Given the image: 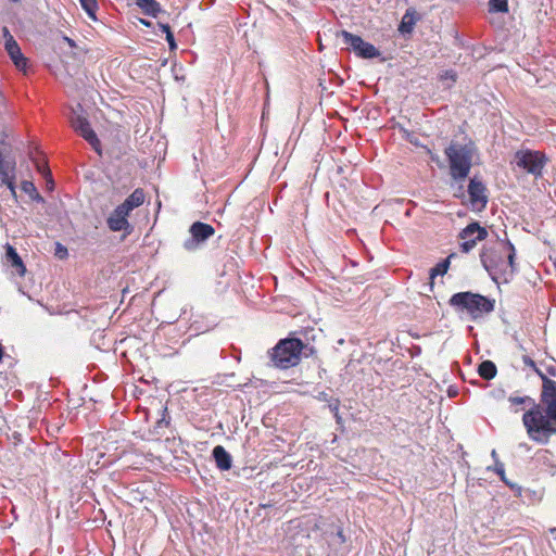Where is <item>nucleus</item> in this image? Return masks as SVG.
Here are the masks:
<instances>
[{"mask_svg":"<svg viewBox=\"0 0 556 556\" xmlns=\"http://www.w3.org/2000/svg\"><path fill=\"white\" fill-rule=\"evenodd\" d=\"M491 456H492V458H493L495 462H496V460H498V458H497V453H496V451H495V450H493V451L491 452Z\"/></svg>","mask_w":556,"mask_h":556,"instance_id":"obj_39","label":"nucleus"},{"mask_svg":"<svg viewBox=\"0 0 556 556\" xmlns=\"http://www.w3.org/2000/svg\"><path fill=\"white\" fill-rule=\"evenodd\" d=\"M5 249V255H4V263L5 265L11 269L13 274H16L20 277H23L26 273V266L22 260V257L18 255L16 249L11 245L10 243H7L4 245Z\"/></svg>","mask_w":556,"mask_h":556,"instance_id":"obj_14","label":"nucleus"},{"mask_svg":"<svg viewBox=\"0 0 556 556\" xmlns=\"http://www.w3.org/2000/svg\"><path fill=\"white\" fill-rule=\"evenodd\" d=\"M9 1L14 2V3L20 2V0H9Z\"/></svg>","mask_w":556,"mask_h":556,"instance_id":"obj_43","label":"nucleus"},{"mask_svg":"<svg viewBox=\"0 0 556 556\" xmlns=\"http://www.w3.org/2000/svg\"><path fill=\"white\" fill-rule=\"evenodd\" d=\"M516 250L508 239H498L494 244L485 245L480 261L490 278L497 285L508 283L516 271Z\"/></svg>","mask_w":556,"mask_h":556,"instance_id":"obj_2","label":"nucleus"},{"mask_svg":"<svg viewBox=\"0 0 556 556\" xmlns=\"http://www.w3.org/2000/svg\"><path fill=\"white\" fill-rule=\"evenodd\" d=\"M31 160H33V162H34V164L36 166L37 172L40 173L47 179V182L52 188L54 182H53V179H52L51 170L48 167V163L45 160L35 159L33 156H31Z\"/></svg>","mask_w":556,"mask_h":556,"instance_id":"obj_21","label":"nucleus"},{"mask_svg":"<svg viewBox=\"0 0 556 556\" xmlns=\"http://www.w3.org/2000/svg\"><path fill=\"white\" fill-rule=\"evenodd\" d=\"M448 304L458 313H466L472 320L492 313L495 308V300L480 293L463 291L454 293Z\"/></svg>","mask_w":556,"mask_h":556,"instance_id":"obj_4","label":"nucleus"},{"mask_svg":"<svg viewBox=\"0 0 556 556\" xmlns=\"http://www.w3.org/2000/svg\"><path fill=\"white\" fill-rule=\"evenodd\" d=\"M522 361H523V364L530 368H532L533 370H539L538 367H536V364L535 362L528 355H525L522 357Z\"/></svg>","mask_w":556,"mask_h":556,"instance_id":"obj_31","label":"nucleus"},{"mask_svg":"<svg viewBox=\"0 0 556 556\" xmlns=\"http://www.w3.org/2000/svg\"><path fill=\"white\" fill-rule=\"evenodd\" d=\"M65 40L67 41V43L71 46V47H75V41L68 37H65Z\"/></svg>","mask_w":556,"mask_h":556,"instance_id":"obj_38","label":"nucleus"},{"mask_svg":"<svg viewBox=\"0 0 556 556\" xmlns=\"http://www.w3.org/2000/svg\"><path fill=\"white\" fill-rule=\"evenodd\" d=\"M338 535H339V538H343V535H342V531H339V532H338Z\"/></svg>","mask_w":556,"mask_h":556,"instance_id":"obj_42","label":"nucleus"},{"mask_svg":"<svg viewBox=\"0 0 556 556\" xmlns=\"http://www.w3.org/2000/svg\"><path fill=\"white\" fill-rule=\"evenodd\" d=\"M71 123L75 131H77L98 154H101V142L88 119L84 116L76 115L72 118Z\"/></svg>","mask_w":556,"mask_h":556,"instance_id":"obj_10","label":"nucleus"},{"mask_svg":"<svg viewBox=\"0 0 556 556\" xmlns=\"http://www.w3.org/2000/svg\"><path fill=\"white\" fill-rule=\"evenodd\" d=\"M547 372L551 375V376H556V370L554 367H548L547 368Z\"/></svg>","mask_w":556,"mask_h":556,"instance_id":"obj_37","label":"nucleus"},{"mask_svg":"<svg viewBox=\"0 0 556 556\" xmlns=\"http://www.w3.org/2000/svg\"><path fill=\"white\" fill-rule=\"evenodd\" d=\"M333 417H334L337 424H339V425L342 424V417L339 412L337 414H333Z\"/></svg>","mask_w":556,"mask_h":556,"instance_id":"obj_35","label":"nucleus"},{"mask_svg":"<svg viewBox=\"0 0 556 556\" xmlns=\"http://www.w3.org/2000/svg\"><path fill=\"white\" fill-rule=\"evenodd\" d=\"M494 471L498 475V477L501 478V480L507 485L509 486L511 490H517L518 494L520 495L521 493V488L518 486L517 484L508 481L506 479V476H505V467H504V464L500 460H496L495 464H494Z\"/></svg>","mask_w":556,"mask_h":556,"instance_id":"obj_24","label":"nucleus"},{"mask_svg":"<svg viewBox=\"0 0 556 556\" xmlns=\"http://www.w3.org/2000/svg\"><path fill=\"white\" fill-rule=\"evenodd\" d=\"M144 198V191L141 188H137L119 205L130 214L132 210L143 204Z\"/></svg>","mask_w":556,"mask_h":556,"instance_id":"obj_16","label":"nucleus"},{"mask_svg":"<svg viewBox=\"0 0 556 556\" xmlns=\"http://www.w3.org/2000/svg\"><path fill=\"white\" fill-rule=\"evenodd\" d=\"M478 374L484 380H491L496 376L497 368L492 361H483L478 367Z\"/></svg>","mask_w":556,"mask_h":556,"instance_id":"obj_19","label":"nucleus"},{"mask_svg":"<svg viewBox=\"0 0 556 556\" xmlns=\"http://www.w3.org/2000/svg\"><path fill=\"white\" fill-rule=\"evenodd\" d=\"M476 151L475 143L469 141L460 143L452 141L444 150L450 165V176L455 181H464L472 165V156Z\"/></svg>","mask_w":556,"mask_h":556,"instance_id":"obj_3","label":"nucleus"},{"mask_svg":"<svg viewBox=\"0 0 556 556\" xmlns=\"http://www.w3.org/2000/svg\"><path fill=\"white\" fill-rule=\"evenodd\" d=\"M212 455L218 469L226 471L231 468L232 457L224 446L216 445L212 451Z\"/></svg>","mask_w":556,"mask_h":556,"instance_id":"obj_15","label":"nucleus"},{"mask_svg":"<svg viewBox=\"0 0 556 556\" xmlns=\"http://www.w3.org/2000/svg\"><path fill=\"white\" fill-rule=\"evenodd\" d=\"M340 407V400L339 399H330L328 403V408L332 414H337Z\"/></svg>","mask_w":556,"mask_h":556,"instance_id":"obj_30","label":"nucleus"},{"mask_svg":"<svg viewBox=\"0 0 556 556\" xmlns=\"http://www.w3.org/2000/svg\"><path fill=\"white\" fill-rule=\"evenodd\" d=\"M417 21H418V16H417L416 11L412 8L407 9L406 12L404 13L401 24L399 26V30L402 34L412 33Z\"/></svg>","mask_w":556,"mask_h":556,"instance_id":"obj_18","label":"nucleus"},{"mask_svg":"<svg viewBox=\"0 0 556 556\" xmlns=\"http://www.w3.org/2000/svg\"><path fill=\"white\" fill-rule=\"evenodd\" d=\"M442 77L443 78H448V79L455 81L456 80V73L454 71L450 70V71H446Z\"/></svg>","mask_w":556,"mask_h":556,"instance_id":"obj_32","label":"nucleus"},{"mask_svg":"<svg viewBox=\"0 0 556 556\" xmlns=\"http://www.w3.org/2000/svg\"><path fill=\"white\" fill-rule=\"evenodd\" d=\"M140 23H141L142 25H144L146 27H151V25H152V23H151L150 21L142 20V18L140 20Z\"/></svg>","mask_w":556,"mask_h":556,"instance_id":"obj_36","label":"nucleus"},{"mask_svg":"<svg viewBox=\"0 0 556 556\" xmlns=\"http://www.w3.org/2000/svg\"><path fill=\"white\" fill-rule=\"evenodd\" d=\"M137 7L143 14L157 17L163 12L161 4L156 0H136Z\"/></svg>","mask_w":556,"mask_h":556,"instance_id":"obj_17","label":"nucleus"},{"mask_svg":"<svg viewBox=\"0 0 556 556\" xmlns=\"http://www.w3.org/2000/svg\"><path fill=\"white\" fill-rule=\"evenodd\" d=\"M21 189L23 190V192L28 194L33 201H35L37 203L45 202L43 197L38 192L35 184L33 181H29V180L22 181Z\"/></svg>","mask_w":556,"mask_h":556,"instance_id":"obj_20","label":"nucleus"},{"mask_svg":"<svg viewBox=\"0 0 556 556\" xmlns=\"http://www.w3.org/2000/svg\"><path fill=\"white\" fill-rule=\"evenodd\" d=\"M190 237L187 238L182 247L186 251H197L204 242L215 233V229L212 225L194 222L189 228Z\"/></svg>","mask_w":556,"mask_h":556,"instance_id":"obj_8","label":"nucleus"},{"mask_svg":"<svg viewBox=\"0 0 556 556\" xmlns=\"http://www.w3.org/2000/svg\"><path fill=\"white\" fill-rule=\"evenodd\" d=\"M455 255V253L450 254L445 260L441 261L434 267H432L430 269L431 278L435 276H443L448 269L451 258H453Z\"/></svg>","mask_w":556,"mask_h":556,"instance_id":"obj_25","label":"nucleus"},{"mask_svg":"<svg viewBox=\"0 0 556 556\" xmlns=\"http://www.w3.org/2000/svg\"><path fill=\"white\" fill-rule=\"evenodd\" d=\"M488 11L490 14H505L509 11L508 0H489Z\"/></svg>","mask_w":556,"mask_h":556,"instance_id":"obj_22","label":"nucleus"},{"mask_svg":"<svg viewBox=\"0 0 556 556\" xmlns=\"http://www.w3.org/2000/svg\"><path fill=\"white\" fill-rule=\"evenodd\" d=\"M486 237V228L480 226L478 222L470 223L458 233V239L460 240V251L463 253H469L475 249L479 241L485 240Z\"/></svg>","mask_w":556,"mask_h":556,"instance_id":"obj_9","label":"nucleus"},{"mask_svg":"<svg viewBox=\"0 0 556 556\" xmlns=\"http://www.w3.org/2000/svg\"><path fill=\"white\" fill-rule=\"evenodd\" d=\"M169 425V417L167 414V408L164 407L162 409V417L155 422L152 429V433L157 437L164 435V429Z\"/></svg>","mask_w":556,"mask_h":556,"instance_id":"obj_23","label":"nucleus"},{"mask_svg":"<svg viewBox=\"0 0 556 556\" xmlns=\"http://www.w3.org/2000/svg\"><path fill=\"white\" fill-rule=\"evenodd\" d=\"M129 213L121 205H117L106 219L108 227L111 231H125L126 235L131 233L134 227L128 222Z\"/></svg>","mask_w":556,"mask_h":556,"instance_id":"obj_12","label":"nucleus"},{"mask_svg":"<svg viewBox=\"0 0 556 556\" xmlns=\"http://www.w3.org/2000/svg\"><path fill=\"white\" fill-rule=\"evenodd\" d=\"M54 255L60 260H64L68 256V251L62 243L55 242Z\"/></svg>","mask_w":556,"mask_h":556,"instance_id":"obj_28","label":"nucleus"},{"mask_svg":"<svg viewBox=\"0 0 556 556\" xmlns=\"http://www.w3.org/2000/svg\"><path fill=\"white\" fill-rule=\"evenodd\" d=\"M304 346L303 341L299 338L281 339L268 351L273 366L279 369L296 366L301 361V353Z\"/></svg>","mask_w":556,"mask_h":556,"instance_id":"obj_5","label":"nucleus"},{"mask_svg":"<svg viewBox=\"0 0 556 556\" xmlns=\"http://www.w3.org/2000/svg\"><path fill=\"white\" fill-rule=\"evenodd\" d=\"M338 36L343 38V42L358 58L374 59L380 55V51L372 43L364 41L363 38L358 35L343 29L338 33Z\"/></svg>","mask_w":556,"mask_h":556,"instance_id":"obj_7","label":"nucleus"},{"mask_svg":"<svg viewBox=\"0 0 556 556\" xmlns=\"http://www.w3.org/2000/svg\"><path fill=\"white\" fill-rule=\"evenodd\" d=\"M166 41L168 43V47H169L170 51H174V50L177 49V43H176V40H175L173 31H167Z\"/></svg>","mask_w":556,"mask_h":556,"instance_id":"obj_29","label":"nucleus"},{"mask_svg":"<svg viewBox=\"0 0 556 556\" xmlns=\"http://www.w3.org/2000/svg\"><path fill=\"white\" fill-rule=\"evenodd\" d=\"M508 402L510 403L511 406H515V405H529L530 408L528 410H533L534 406L539 405L538 403H535V401L531 396H528V395H525V396H514V395H510L508 397Z\"/></svg>","mask_w":556,"mask_h":556,"instance_id":"obj_26","label":"nucleus"},{"mask_svg":"<svg viewBox=\"0 0 556 556\" xmlns=\"http://www.w3.org/2000/svg\"><path fill=\"white\" fill-rule=\"evenodd\" d=\"M81 8L85 10L87 15L93 20L97 21V11H98V2L97 0H79Z\"/></svg>","mask_w":556,"mask_h":556,"instance_id":"obj_27","label":"nucleus"},{"mask_svg":"<svg viewBox=\"0 0 556 556\" xmlns=\"http://www.w3.org/2000/svg\"><path fill=\"white\" fill-rule=\"evenodd\" d=\"M157 25L165 35H167V31H172L170 26L168 24L159 23Z\"/></svg>","mask_w":556,"mask_h":556,"instance_id":"obj_33","label":"nucleus"},{"mask_svg":"<svg viewBox=\"0 0 556 556\" xmlns=\"http://www.w3.org/2000/svg\"><path fill=\"white\" fill-rule=\"evenodd\" d=\"M547 161L544 153L529 149L518 150L514 155L515 164L534 178L542 177Z\"/></svg>","mask_w":556,"mask_h":556,"instance_id":"obj_6","label":"nucleus"},{"mask_svg":"<svg viewBox=\"0 0 556 556\" xmlns=\"http://www.w3.org/2000/svg\"><path fill=\"white\" fill-rule=\"evenodd\" d=\"M542 379L541 402L545 405H535L533 410L522 415V424L529 439L538 444H548L551 437L556 434V381L536 370Z\"/></svg>","mask_w":556,"mask_h":556,"instance_id":"obj_1","label":"nucleus"},{"mask_svg":"<svg viewBox=\"0 0 556 556\" xmlns=\"http://www.w3.org/2000/svg\"><path fill=\"white\" fill-rule=\"evenodd\" d=\"M468 194L473 210L482 211L488 204V189L482 180L472 177L468 185Z\"/></svg>","mask_w":556,"mask_h":556,"instance_id":"obj_11","label":"nucleus"},{"mask_svg":"<svg viewBox=\"0 0 556 556\" xmlns=\"http://www.w3.org/2000/svg\"><path fill=\"white\" fill-rule=\"evenodd\" d=\"M3 36L5 38V50L12 62L18 70H25L27 66V59L22 53L18 43L7 27L3 28Z\"/></svg>","mask_w":556,"mask_h":556,"instance_id":"obj_13","label":"nucleus"},{"mask_svg":"<svg viewBox=\"0 0 556 556\" xmlns=\"http://www.w3.org/2000/svg\"><path fill=\"white\" fill-rule=\"evenodd\" d=\"M490 24H491V25H493V26H495V25H496V23H495V21H494V20H491V21H490Z\"/></svg>","mask_w":556,"mask_h":556,"instance_id":"obj_41","label":"nucleus"},{"mask_svg":"<svg viewBox=\"0 0 556 556\" xmlns=\"http://www.w3.org/2000/svg\"><path fill=\"white\" fill-rule=\"evenodd\" d=\"M549 532H551V534H552L553 539H554V540H556V528H552V529L549 530Z\"/></svg>","mask_w":556,"mask_h":556,"instance_id":"obj_40","label":"nucleus"},{"mask_svg":"<svg viewBox=\"0 0 556 556\" xmlns=\"http://www.w3.org/2000/svg\"><path fill=\"white\" fill-rule=\"evenodd\" d=\"M318 399H319L320 401H325V402H328V403H329V401H330V399H331V397H329V396H328V394H327L326 392H321V393H319Z\"/></svg>","mask_w":556,"mask_h":556,"instance_id":"obj_34","label":"nucleus"}]
</instances>
